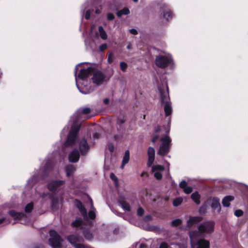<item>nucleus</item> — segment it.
Instances as JSON below:
<instances>
[{
  "label": "nucleus",
  "mask_w": 248,
  "mask_h": 248,
  "mask_svg": "<svg viewBox=\"0 0 248 248\" xmlns=\"http://www.w3.org/2000/svg\"><path fill=\"white\" fill-rule=\"evenodd\" d=\"M214 229V223L212 221H207L199 225L197 231H190L189 232V236L192 246H194L195 239L210 235L213 232Z\"/></svg>",
  "instance_id": "f257e3e1"
},
{
  "label": "nucleus",
  "mask_w": 248,
  "mask_h": 248,
  "mask_svg": "<svg viewBox=\"0 0 248 248\" xmlns=\"http://www.w3.org/2000/svg\"><path fill=\"white\" fill-rule=\"evenodd\" d=\"M85 65H87V63H79L76 66L75 69V77L76 86L79 92L83 94H88L90 93L91 91L87 90V89H84V88L82 87L83 84L81 82L80 80H84L87 78L91 73L92 69L89 67H83V68H81V69H79L80 67H82V66Z\"/></svg>",
  "instance_id": "f03ea898"
},
{
  "label": "nucleus",
  "mask_w": 248,
  "mask_h": 248,
  "mask_svg": "<svg viewBox=\"0 0 248 248\" xmlns=\"http://www.w3.org/2000/svg\"><path fill=\"white\" fill-rule=\"evenodd\" d=\"M78 118V116H76L75 120L73 122L67 140L64 143L65 146H72L76 143L77 134L80 128V124L77 122Z\"/></svg>",
  "instance_id": "7ed1b4c3"
},
{
  "label": "nucleus",
  "mask_w": 248,
  "mask_h": 248,
  "mask_svg": "<svg viewBox=\"0 0 248 248\" xmlns=\"http://www.w3.org/2000/svg\"><path fill=\"white\" fill-rule=\"evenodd\" d=\"M172 61V57L170 54H160L156 56L155 59V65L161 68L167 67Z\"/></svg>",
  "instance_id": "20e7f679"
},
{
  "label": "nucleus",
  "mask_w": 248,
  "mask_h": 248,
  "mask_svg": "<svg viewBox=\"0 0 248 248\" xmlns=\"http://www.w3.org/2000/svg\"><path fill=\"white\" fill-rule=\"evenodd\" d=\"M167 91L162 92V91L159 89V92L160 93L161 101L162 103L165 104L164 105V111L166 115H169L171 113V107L169 100V97L168 94V87H166Z\"/></svg>",
  "instance_id": "39448f33"
},
{
  "label": "nucleus",
  "mask_w": 248,
  "mask_h": 248,
  "mask_svg": "<svg viewBox=\"0 0 248 248\" xmlns=\"http://www.w3.org/2000/svg\"><path fill=\"white\" fill-rule=\"evenodd\" d=\"M50 238L49 239L50 245L53 248H63V240L57 234L54 230L49 231Z\"/></svg>",
  "instance_id": "423d86ee"
},
{
  "label": "nucleus",
  "mask_w": 248,
  "mask_h": 248,
  "mask_svg": "<svg viewBox=\"0 0 248 248\" xmlns=\"http://www.w3.org/2000/svg\"><path fill=\"white\" fill-rule=\"evenodd\" d=\"M161 141L162 143L160 145L158 154L164 155L169 151L171 140L168 136H166L161 139Z\"/></svg>",
  "instance_id": "0eeeda50"
},
{
  "label": "nucleus",
  "mask_w": 248,
  "mask_h": 248,
  "mask_svg": "<svg viewBox=\"0 0 248 248\" xmlns=\"http://www.w3.org/2000/svg\"><path fill=\"white\" fill-rule=\"evenodd\" d=\"M67 240L75 248H86V247L80 243L82 240L77 235L72 234L67 237Z\"/></svg>",
  "instance_id": "6e6552de"
},
{
  "label": "nucleus",
  "mask_w": 248,
  "mask_h": 248,
  "mask_svg": "<svg viewBox=\"0 0 248 248\" xmlns=\"http://www.w3.org/2000/svg\"><path fill=\"white\" fill-rule=\"evenodd\" d=\"M92 80L94 84L101 85L105 80V76L100 71H96L93 74Z\"/></svg>",
  "instance_id": "1a4fd4ad"
},
{
  "label": "nucleus",
  "mask_w": 248,
  "mask_h": 248,
  "mask_svg": "<svg viewBox=\"0 0 248 248\" xmlns=\"http://www.w3.org/2000/svg\"><path fill=\"white\" fill-rule=\"evenodd\" d=\"M197 239L194 240V247H192L190 244L191 248H209L210 243L208 241L203 238L199 239L198 240Z\"/></svg>",
  "instance_id": "9d476101"
},
{
  "label": "nucleus",
  "mask_w": 248,
  "mask_h": 248,
  "mask_svg": "<svg viewBox=\"0 0 248 248\" xmlns=\"http://www.w3.org/2000/svg\"><path fill=\"white\" fill-rule=\"evenodd\" d=\"M164 166L160 165H154L152 167V170L154 173V176L158 180L162 177L161 172L164 170Z\"/></svg>",
  "instance_id": "9b49d317"
},
{
  "label": "nucleus",
  "mask_w": 248,
  "mask_h": 248,
  "mask_svg": "<svg viewBox=\"0 0 248 248\" xmlns=\"http://www.w3.org/2000/svg\"><path fill=\"white\" fill-rule=\"evenodd\" d=\"M79 150L81 155H86L90 150V146L85 139H82L79 142Z\"/></svg>",
  "instance_id": "f8f14e48"
},
{
  "label": "nucleus",
  "mask_w": 248,
  "mask_h": 248,
  "mask_svg": "<svg viewBox=\"0 0 248 248\" xmlns=\"http://www.w3.org/2000/svg\"><path fill=\"white\" fill-rule=\"evenodd\" d=\"M207 204L211 203V207L214 210H217L219 212L221 209V206L219 202V199L217 198H213L206 201Z\"/></svg>",
  "instance_id": "ddd939ff"
},
{
  "label": "nucleus",
  "mask_w": 248,
  "mask_h": 248,
  "mask_svg": "<svg viewBox=\"0 0 248 248\" xmlns=\"http://www.w3.org/2000/svg\"><path fill=\"white\" fill-rule=\"evenodd\" d=\"M148 161L147 165L149 167L152 165L154 163L155 160V149L151 147L148 148Z\"/></svg>",
  "instance_id": "4468645a"
},
{
  "label": "nucleus",
  "mask_w": 248,
  "mask_h": 248,
  "mask_svg": "<svg viewBox=\"0 0 248 248\" xmlns=\"http://www.w3.org/2000/svg\"><path fill=\"white\" fill-rule=\"evenodd\" d=\"M63 183L62 181H52L48 184V188L51 191L55 190L62 185Z\"/></svg>",
  "instance_id": "2eb2a0df"
},
{
  "label": "nucleus",
  "mask_w": 248,
  "mask_h": 248,
  "mask_svg": "<svg viewBox=\"0 0 248 248\" xmlns=\"http://www.w3.org/2000/svg\"><path fill=\"white\" fill-rule=\"evenodd\" d=\"M76 205L77 207L79 209L80 212L81 213L82 216H83L84 219H86L88 218V216L87 214V211L84 207L82 204L81 202L78 201H76Z\"/></svg>",
  "instance_id": "dca6fc26"
},
{
  "label": "nucleus",
  "mask_w": 248,
  "mask_h": 248,
  "mask_svg": "<svg viewBox=\"0 0 248 248\" xmlns=\"http://www.w3.org/2000/svg\"><path fill=\"white\" fill-rule=\"evenodd\" d=\"M202 220V218L200 217H190L187 221V225L192 226L200 222Z\"/></svg>",
  "instance_id": "f3484780"
},
{
  "label": "nucleus",
  "mask_w": 248,
  "mask_h": 248,
  "mask_svg": "<svg viewBox=\"0 0 248 248\" xmlns=\"http://www.w3.org/2000/svg\"><path fill=\"white\" fill-rule=\"evenodd\" d=\"M79 158V153L77 150H74L69 155V159L70 162H76Z\"/></svg>",
  "instance_id": "a211bd4d"
},
{
  "label": "nucleus",
  "mask_w": 248,
  "mask_h": 248,
  "mask_svg": "<svg viewBox=\"0 0 248 248\" xmlns=\"http://www.w3.org/2000/svg\"><path fill=\"white\" fill-rule=\"evenodd\" d=\"M152 243V239H149L137 245V247L139 248H151V244Z\"/></svg>",
  "instance_id": "6ab92c4d"
},
{
  "label": "nucleus",
  "mask_w": 248,
  "mask_h": 248,
  "mask_svg": "<svg viewBox=\"0 0 248 248\" xmlns=\"http://www.w3.org/2000/svg\"><path fill=\"white\" fill-rule=\"evenodd\" d=\"M234 200V197L232 196H227L225 197L222 201V203L224 207H229L230 202Z\"/></svg>",
  "instance_id": "aec40b11"
},
{
  "label": "nucleus",
  "mask_w": 248,
  "mask_h": 248,
  "mask_svg": "<svg viewBox=\"0 0 248 248\" xmlns=\"http://www.w3.org/2000/svg\"><path fill=\"white\" fill-rule=\"evenodd\" d=\"M75 171V168L73 165H70L67 166L65 168L66 176L67 177L71 176Z\"/></svg>",
  "instance_id": "412c9836"
},
{
  "label": "nucleus",
  "mask_w": 248,
  "mask_h": 248,
  "mask_svg": "<svg viewBox=\"0 0 248 248\" xmlns=\"http://www.w3.org/2000/svg\"><path fill=\"white\" fill-rule=\"evenodd\" d=\"M129 157H130V154L128 150H126L125 152L124 155V156L123 161H122V164L121 165V168H123L124 166V165L127 164L129 160Z\"/></svg>",
  "instance_id": "4be33fe9"
},
{
  "label": "nucleus",
  "mask_w": 248,
  "mask_h": 248,
  "mask_svg": "<svg viewBox=\"0 0 248 248\" xmlns=\"http://www.w3.org/2000/svg\"><path fill=\"white\" fill-rule=\"evenodd\" d=\"M191 198L197 204L200 203V195L197 192L193 193L191 195Z\"/></svg>",
  "instance_id": "5701e85b"
},
{
  "label": "nucleus",
  "mask_w": 248,
  "mask_h": 248,
  "mask_svg": "<svg viewBox=\"0 0 248 248\" xmlns=\"http://www.w3.org/2000/svg\"><path fill=\"white\" fill-rule=\"evenodd\" d=\"M9 214L15 219H20L24 217V215L23 214L17 213L13 210L10 211L9 212Z\"/></svg>",
  "instance_id": "b1692460"
},
{
  "label": "nucleus",
  "mask_w": 248,
  "mask_h": 248,
  "mask_svg": "<svg viewBox=\"0 0 248 248\" xmlns=\"http://www.w3.org/2000/svg\"><path fill=\"white\" fill-rule=\"evenodd\" d=\"M98 31L100 37L103 40L107 39L108 37L107 34L102 27H99Z\"/></svg>",
  "instance_id": "393cba45"
},
{
  "label": "nucleus",
  "mask_w": 248,
  "mask_h": 248,
  "mask_svg": "<svg viewBox=\"0 0 248 248\" xmlns=\"http://www.w3.org/2000/svg\"><path fill=\"white\" fill-rule=\"evenodd\" d=\"M129 14V10L127 8H124L123 9L120 10L117 12L118 16L120 17L122 15H126Z\"/></svg>",
  "instance_id": "a878e982"
},
{
  "label": "nucleus",
  "mask_w": 248,
  "mask_h": 248,
  "mask_svg": "<svg viewBox=\"0 0 248 248\" xmlns=\"http://www.w3.org/2000/svg\"><path fill=\"white\" fill-rule=\"evenodd\" d=\"M121 207L125 211H129L130 210V207L129 204L124 201H121L120 202Z\"/></svg>",
  "instance_id": "bb28decb"
},
{
  "label": "nucleus",
  "mask_w": 248,
  "mask_h": 248,
  "mask_svg": "<svg viewBox=\"0 0 248 248\" xmlns=\"http://www.w3.org/2000/svg\"><path fill=\"white\" fill-rule=\"evenodd\" d=\"M183 198L182 197H178L175 199L173 201V205L174 206H178L180 205L183 202Z\"/></svg>",
  "instance_id": "cd10ccee"
},
{
  "label": "nucleus",
  "mask_w": 248,
  "mask_h": 248,
  "mask_svg": "<svg viewBox=\"0 0 248 248\" xmlns=\"http://www.w3.org/2000/svg\"><path fill=\"white\" fill-rule=\"evenodd\" d=\"M108 62L109 63H111L114 61V55L111 52L108 53Z\"/></svg>",
  "instance_id": "c85d7f7f"
},
{
  "label": "nucleus",
  "mask_w": 248,
  "mask_h": 248,
  "mask_svg": "<svg viewBox=\"0 0 248 248\" xmlns=\"http://www.w3.org/2000/svg\"><path fill=\"white\" fill-rule=\"evenodd\" d=\"M33 203L32 202L28 203L25 208V211L26 212L29 213L33 209Z\"/></svg>",
  "instance_id": "c756f323"
},
{
  "label": "nucleus",
  "mask_w": 248,
  "mask_h": 248,
  "mask_svg": "<svg viewBox=\"0 0 248 248\" xmlns=\"http://www.w3.org/2000/svg\"><path fill=\"white\" fill-rule=\"evenodd\" d=\"M207 203L206 202L205 203L200 207L199 212L201 214H204L205 212L207 209Z\"/></svg>",
  "instance_id": "7c9ffc66"
},
{
  "label": "nucleus",
  "mask_w": 248,
  "mask_h": 248,
  "mask_svg": "<svg viewBox=\"0 0 248 248\" xmlns=\"http://www.w3.org/2000/svg\"><path fill=\"white\" fill-rule=\"evenodd\" d=\"M120 68L122 71L125 72L127 67V64L124 62H121L120 64Z\"/></svg>",
  "instance_id": "2f4dec72"
},
{
  "label": "nucleus",
  "mask_w": 248,
  "mask_h": 248,
  "mask_svg": "<svg viewBox=\"0 0 248 248\" xmlns=\"http://www.w3.org/2000/svg\"><path fill=\"white\" fill-rule=\"evenodd\" d=\"M182 222V221L180 219H176L173 220L171 222V225L173 226H176L179 224H180Z\"/></svg>",
  "instance_id": "473e14b6"
},
{
  "label": "nucleus",
  "mask_w": 248,
  "mask_h": 248,
  "mask_svg": "<svg viewBox=\"0 0 248 248\" xmlns=\"http://www.w3.org/2000/svg\"><path fill=\"white\" fill-rule=\"evenodd\" d=\"M184 189L186 194H189L192 191V188L191 186H186Z\"/></svg>",
  "instance_id": "72a5a7b5"
},
{
  "label": "nucleus",
  "mask_w": 248,
  "mask_h": 248,
  "mask_svg": "<svg viewBox=\"0 0 248 248\" xmlns=\"http://www.w3.org/2000/svg\"><path fill=\"white\" fill-rule=\"evenodd\" d=\"M82 222L79 219H77L73 222L72 224L74 226L78 227L81 225Z\"/></svg>",
  "instance_id": "f704fd0d"
},
{
  "label": "nucleus",
  "mask_w": 248,
  "mask_h": 248,
  "mask_svg": "<svg viewBox=\"0 0 248 248\" xmlns=\"http://www.w3.org/2000/svg\"><path fill=\"white\" fill-rule=\"evenodd\" d=\"M88 216L90 218L93 219L95 217V214L93 210H91L88 214Z\"/></svg>",
  "instance_id": "c9c22d12"
},
{
  "label": "nucleus",
  "mask_w": 248,
  "mask_h": 248,
  "mask_svg": "<svg viewBox=\"0 0 248 248\" xmlns=\"http://www.w3.org/2000/svg\"><path fill=\"white\" fill-rule=\"evenodd\" d=\"M172 16V14L170 11H167L166 13L164 15V17L166 18L167 20L169 19V18L171 17Z\"/></svg>",
  "instance_id": "e433bc0d"
},
{
  "label": "nucleus",
  "mask_w": 248,
  "mask_h": 248,
  "mask_svg": "<svg viewBox=\"0 0 248 248\" xmlns=\"http://www.w3.org/2000/svg\"><path fill=\"white\" fill-rule=\"evenodd\" d=\"M159 248H169L168 244L165 242L160 243Z\"/></svg>",
  "instance_id": "4c0bfd02"
},
{
  "label": "nucleus",
  "mask_w": 248,
  "mask_h": 248,
  "mask_svg": "<svg viewBox=\"0 0 248 248\" xmlns=\"http://www.w3.org/2000/svg\"><path fill=\"white\" fill-rule=\"evenodd\" d=\"M243 212L241 210L238 209V210H236L234 212V215L237 217H239L243 215Z\"/></svg>",
  "instance_id": "58836bf2"
},
{
  "label": "nucleus",
  "mask_w": 248,
  "mask_h": 248,
  "mask_svg": "<svg viewBox=\"0 0 248 248\" xmlns=\"http://www.w3.org/2000/svg\"><path fill=\"white\" fill-rule=\"evenodd\" d=\"M81 112L83 114H87L90 113L91 109L90 108H84L82 109Z\"/></svg>",
  "instance_id": "ea45409f"
},
{
  "label": "nucleus",
  "mask_w": 248,
  "mask_h": 248,
  "mask_svg": "<svg viewBox=\"0 0 248 248\" xmlns=\"http://www.w3.org/2000/svg\"><path fill=\"white\" fill-rule=\"evenodd\" d=\"M181 188L184 189L187 186V183L185 181H182L179 184Z\"/></svg>",
  "instance_id": "a19ab883"
},
{
  "label": "nucleus",
  "mask_w": 248,
  "mask_h": 248,
  "mask_svg": "<svg viewBox=\"0 0 248 248\" xmlns=\"http://www.w3.org/2000/svg\"><path fill=\"white\" fill-rule=\"evenodd\" d=\"M137 214L139 216H142L144 214V210L141 207L139 208L137 211Z\"/></svg>",
  "instance_id": "79ce46f5"
},
{
  "label": "nucleus",
  "mask_w": 248,
  "mask_h": 248,
  "mask_svg": "<svg viewBox=\"0 0 248 248\" xmlns=\"http://www.w3.org/2000/svg\"><path fill=\"white\" fill-rule=\"evenodd\" d=\"M108 47V45L104 43V44H102L100 47H99V49L100 51H103L104 50H105Z\"/></svg>",
  "instance_id": "37998d69"
},
{
  "label": "nucleus",
  "mask_w": 248,
  "mask_h": 248,
  "mask_svg": "<svg viewBox=\"0 0 248 248\" xmlns=\"http://www.w3.org/2000/svg\"><path fill=\"white\" fill-rule=\"evenodd\" d=\"M110 177L116 183H117V178L113 173H110Z\"/></svg>",
  "instance_id": "c03bdc74"
},
{
  "label": "nucleus",
  "mask_w": 248,
  "mask_h": 248,
  "mask_svg": "<svg viewBox=\"0 0 248 248\" xmlns=\"http://www.w3.org/2000/svg\"><path fill=\"white\" fill-rule=\"evenodd\" d=\"M169 248H181V247L177 244H172L170 246Z\"/></svg>",
  "instance_id": "a18cd8bd"
},
{
  "label": "nucleus",
  "mask_w": 248,
  "mask_h": 248,
  "mask_svg": "<svg viewBox=\"0 0 248 248\" xmlns=\"http://www.w3.org/2000/svg\"><path fill=\"white\" fill-rule=\"evenodd\" d=\"M107 18H108V20H112L114 19V16L113 15V14H112L111 13H109L107 15Z\"/></svg>",
  "instance_id": "49530a36"
},
{
  "label": "nucleus",
  "mask_w": 248,
  "mask_h": 248,
  "mask_svg": "<svg viewBox=\"0 0 248 248\" xmlns=\"http://www.w3.org/2000/svg\"><path fill=\"white\" fill-rule=\"evenodd\" d=\"M152 219V217L150 215H147L146 217H144V220L145 221H151Z\"/></svg>",
  "instance_id": "de8ad7c7"
},
{
  "label": "nucleus",
  "mask_w": 248,
  "mask_h": 248,
  "mask_svg": "<svg viewBox=\"0 0 248 248\" xmlns=\"http://www.w3.org/2000/svg\"><path fill=\"white\" fill-rule=\"evenodd\" d=\"M108 148L110 152H112L114 150V146L112 144H109L108 145Z\"/></svg>",
  "instance_id": "09e8293b"
},
{
  "label": "nucleus",
  "mask_w": 248,
  "mask_h": 248,
  "mask_svg": "<svg viewBox=\"0 0 248 248\" xmlns=\"http://www.w3.org/2000/svg\"><path fill=\"white\" fill-rule=\"evenodd\" d=\"M91 11L90 10L87 11L85 15V18L88 19L90 17Z\"/></svg>",
  "instance_id": "8fccbe9b"
},
{
  "label": "nucleus",
  "mask_w": 248,
  "mask_h": 248,
  "mask_svg": "<svg viewBox=\"0 0 248 248\" xmlns=\"http://www.w3.org/2000/svg\"><path fill=\"white\" fill-rule=\"evenodd\" d=\"M129 31L131 34H137L138 33L137 31L134 29H132L130 30Z\"/></svg>",
  "instance_id": "3c124183"
},
{
  "label": "nucleus",
  "mask_w": 248,
  "mask_h": 248,
  "mask_svg": "<svg viewBox=\"0 0 248 248\" xmlns=\"http://www.w3.org/2000/svg\"><path fill=\"white\" fill-rule=\"evenodd\" d=\"M103 102L105 104L108 105L109 102V100L108 98H105L103 100Z\"/></svg>",
  "instance_id": "603ef678"
},
{
  "label": "nucleus",
  "mask_w": 248,
  "mask_h": 248,
  "mask_svg": "<svg viewBox=\"0 0 248 248\" xmlns=\"http://www.w3.org/2000/svg\"><path fill=\"white\" fill-rule=\"evenodd\" d=\"M158 139V136H155L153 140H152V142H155Z\"/></svg>",
  "instance_id": "864d4df0"
},
{
  "label": "nucleus",
  "mask_w": 248,
  "mask_h": 248,
  "mask_svg": "<svg viewBox=\"0 0 248 248\" xmlns=\"http://www.w3.org/2000/svg\"><path fill=\"white\" fill-rule=\"evenodd\" d=\"M127 48L129 50L132 49V44L130 43H129L126 46Z\"/></svg>",
  "instance_id": "5fc2aeb1"
},
{
  "label": "nucleus",
  "mask_w": 248,
  "mask_h": 248,
  "mask_svg": "<svg viewBox=\"0 0 248 248\" xmlns=\"http://www.w3.org/2000/svg\"><path fill=\"white\" fill-rule=\"evenodd\" d=\"M156 229V227L155 226L150 227L148 230L149 231H155Z\"/></svg>",
  "instance_id": "6e6d98bb"
},
{
  "label": "nucleus",
  "mask_w": 248,
  "mask_h": 248,
  "mask_svg": "<svg viewBox=\"0 0 248 248\" xmlns=\"http://www.w3.org/2000/svg\"><path fill=\"white\" fill-rule=\"evenodd\" d=\"M52 202H53V206H55V204H56V202H55L54 199H53Z\"/></svg>",
  "instance_id": "4d7b16f0"
},
{
  "label": "nucleus",
  "mask_w": 248,
  "mask_h": 248,
  "mask_svg": "<svg viewBox=\"0 0 248 248\" xmlns=\"http://www.w3.org/2000/svg\"><path fill=\"white\" fill-rule=\"evenodd\" d=\"M4 218H0V224L3 223L4 222Z\"/></svg>",
  "instance_id": "13d9d810"
},
{
  "label": "nucleus",
  "mask_w": 248,
  "mask_h": 248,
  "mask_svg": "<svg viewBox=\"0 0 248 248\" xmlns=\"http://www.w3.org/2000/svg\"><path fill=\"white\" fill-rule=\"evenodd\" d=\"M100 13V10L97 9L95 10V13L98 14Z\"/></svg>",
  "instance_id": "bf43d9fd"
},
{
  "label": "nucleus",
  "mask_w": 248,
  "mask_h": 248,
  "mask_svg": "<svg viewBox=\"0 0 248 248\" xmlns=\"http://www.w3.org/2000/svg\"><path fill=\"white\" fill-rule=\"evenodd\" d=\"M93 28H94L93 26H92L91 27V31H90V32H91V34H92V33H93Z\"/></svg>",
  "instance_id": "052dcab7"
},
{
  "label": "nucleus",
  "mask_w": 248,
  "mask_h": 248,
  "mask_svg": "<svg viewBox=\"0 0 248 248\" xmlns=\"http://www.w3.org/2000/svg\"><path fill=\"white\" fill-rule=\"evenodd\" d=\"M160 130H161L160 128L159 127H158L155 129V132H158L160 131Z\"/></svg>",
  "instance_id": "680f3d73"
},
{
  "label": "nucleus",
  "mask_w": 248,
  "mask_h": 248,
  "mask_svg": "<svg viewBox=\"0 0 248 248\" xmlns=\"http://www.w3.org/2000/svg\"><path fill=\"white\" fill-rule=\"evenodd\" d=\"M68 128L66 129V128L65 127L63 130V132H64V131H66V130H67Z\"/></svg>",
  "instance_id": "e2e57ef3"
},
{
  "label": "nucleus",
  "mask_w": 248,
  "mask_h": 248,
  "mask_svg": "<svg viewBox=\"0 0 248 248\" xmlns=\"http://www.w3.org/2000/svg\"><path fill=\"white\" fill-rule=\"evenodd\" d=\"M85 237H86L87 238H89V237L87 236L86 235H85Z\"/></svg>",
  "instance_id": "0e129e2a"
},
{
  "label": "nucleus",
  "mask_w": 248,
  "mask_h": 248,
  "mask_svg": "<svg viewBox=\"0 0 248 248\" xmlns=\"http://www.w3.org/2000/svg\"><path fill=\"white\" fill-rule=\"evenodd\" d=\"M170 131V128H169V129L166 131V132H168Z\"/></svg>",
  "instance_id": "69168bd1"
}]
</instances>
